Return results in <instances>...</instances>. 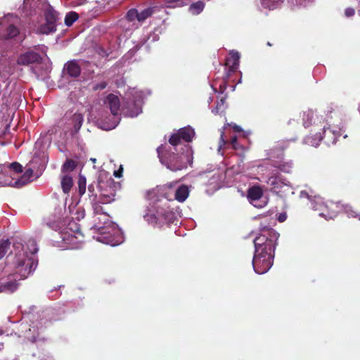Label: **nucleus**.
I'll return each mask as SVG.
<instances>
[{
  "instance_id": "nucleus-1",
  "label": "nucleus",
  "mask_w": 360,
  "mask_h": 360,
  "mask_svg": "<svg viewBox=\"0 0 360 360\" xmlns=\"http://www.w3.org/2000/svg\"><path fill=\"white\" fill-rule=\"evenodd\" d=\"M37 252L34 239L26 242L19 238L14 239L13 250L7 257L8 268L11 273L0 278V292H13L18 287V281L27 278L35 271L38 264Z\"/></svg>"
},
{
  "instance_id": "nucleus-2",
  "label": "nucleus",
  "mask_w": 360,
  "mask_h": 360,
  "mask_svg": "<svg viewBox=\"0 0 360 360\" xmlns=\"http://www.w3.org/2000/svg\"><path fill=\"white\" fill-rule=\"evenodd\" d=\"M189 193L188 186L178 185L176 182L158 186L148 191V198L150 202L145 210L143 219L153 225L173 222L176 219V214L170 208L169 202L174 200L184 202L188 198Z\"/></svg>"
},
{
  "instance_id": "nucleus-3",
  "label": "nucleus",
  "mask_w": 360,
  "mask_h": 360,
  "mask_svg": "<svg viewBox=\"0 0 360 360\" xmlns=\"http://www.w3.org/2000/svg\"><path fill=\"white\" fill-rule=\"evenodd\" d=\"M279 236L280 234L270 226L260 225L259 233L253 240L252 266L256 274H264L272 266Z\"/></svg>"
},
{
  "instance_id": "nucleus-4",
  "label": "nucleus",
  "mask_w": 360,
  "mask_h": 360,
  "mask_svg": "<svg viewBox=\"0 0 360 360\" xmlns=\"http://www.w3.org/2000/svg\"><path fill=\"white\" fill-rule=\"evenodd\" d=\"M320 128L322 133L319 132L314 136L305 137L304 143L314 147H317L323 139L328 146L335 143L342 130L340 112L335 109L328 111L326 115V122L321 124Z\"/></svg>"
},
{
  "instance_id": "nucleus-5",
  "label": "nucleus",
  "mask_w": 360,
  "mask_h": 360,
  "mask_svg": "<svg viewBox=\"0 0 360 360\" xmlns=\"http://www.w3.org/2000/svg\"><path fill=\"white\" fill-rule=\"evenodd\" d=\"M94 221L92 229L97 231V235L94 236L95 240L111 246L123 243L124 236L121 229L110 220L106 212L94 216Z\"/></svg>"
},
{
  "instance_id": "nucleus-6",
  "label": "nucleus",
  "mask_w": 360,
  "mask_h": 360,
  "mask_svg": "<svg viewBox=\"0 0 360 360\" xmlns=\"http://www.w3.org/2000/svg\"><path fill=\"white\" fill-rule=\"evenodd\" d=\"M47 311H37L28 313L23 317V322L20 325V336L31 342L44 341L41 335L49 321L46 318Z\"/></svg>"
},
{
  "instance_id": "nucleus-7",
  "label": "nucleus",
  "mask_w": 360,
  "mask_h": 360,
  "mask_svg": "<svg viewBox=\"0 0 360 360\" xmlns=\"http://www.w3.org/2000/svg\"><path fill=\"white\" fill-rule=\"evenodd\" d=\"M167 146H160L157 148V153L162 164L171 171L176 172L187 167L193 162V150L188 145H184L183 152L179 155L173 151L174 148H167Z\"/></svg>"
},
{
  "instance_id": "nucleus-8",
  "label": "nucleus",
  "mask_w": 360,
  "mask_h": 360,
  "mask_svg": "<svg viewBox=\"0 0 360 360\" xmlns=\"http://www.w3.org/2000/svg\"><path fill=\"white\" fill-rule=\"evenodd\" d=\"M51 227L59 231L63 247L65 249H77L84 241V236L80 231L79 225L74 220L66 219L61 224L53 223Z\"/></svg>"
},
{
  "instance_id": "nucleus-9",
  "label": "nucleus",
  "mask_w": 360,
  "mask_h": 360,
  "mask_svg": "<svg viewBox=\"0 0 360 360\" xmlns=\"http://www.w3.org/2000/svg\"><path fill=\"white\" fill-rule=\"evenodd\" d=\"M315 204H320L323 208L318 207L316 205L313 206L314 210L319 211V216L326 219H332L335 217L340 211H344L349 217H358V214L352 207L349 205H342L340 202H325L322 198H316L314 200Z\"/></svg>"
},
{
  "instance_id": "nucleus-10",
  "label": "nucleus",
  "mask_w": 360,
  "mask_h": 360,
  "mask_svg": "<svg viewBox=\"0 0 360 360\" xmlns=\"http://www.w3.org/2000/svg\"><path fill=\"white\" fill-rule=\"evenodd\" d=\"M104 104L109 108L111 115L106 117H101L96 121L97 126L103 130H111L115 129L120 121L119 115L120 111V100L119 98L114 94H109L104 101Z\"/></svg>"
},
{
  "instance_id": "nucleus-11",
  "label": "nucleus",
  "mask_w": 360,
  "mask_h": 360,
  "mask_svg": "<svg viewBox=\"0 0 360 360\" xmlns=\"http://www.w3.org/2000/svg\"><path fill=\"white\" fill-rule=\"evenodd\" d=\"M150 94L135 89H129L125 95L122 113L125 117H134L142 112L143 98Z\"/></svg>"
},
{
  "instance_id": "nucleus-12",
  "label": "nucleus",
  "mask_w": 360,
  "mask_h": 360,
  "mask_svg": "<svg viewBox=\"0 0 360 360\" xmlns=\"http://www.w3.org/2000/svg\"><path fill=\"white\" fill-rule=\"evenodd\" d=\"M0 26L5 29L3 37L5 39H18L22 41L25 35L21 32L22 21L17 15L8 13L0 18Z\"/></svg>"
},
{
  "instance_id": "nucleus-13",
  "label": "nucleus",
  "mask_w": 360,
  "mask_h": 360,
  "mask_svg": "<svg viewBox=\"0 0 360 360\" xmlns=\"http://www.w3.org/2000/svg\"><path fill=\"white\" fill-rule=\"evenodd\" d=\"M266 184L271 186L274 192L280 194L281 196H285L292 191V187L290 183L285 178H283L279 174H272L266 180Z\"/></svg>"
},
{
  "instance_id": "nucleus-14",
  "label": "nucleus",
  "mask_w": 360,
  "mask_h": 360,
  "mask_svg": "<svg viewBox=\"0 0 360 360\" xmlns=\"http://www.w3.org/2000/svg\"><path fill=\"white\" fill-rule=\"evenodd\" d=\"M45 22L35 25L37 33L49 34L56 31L58 13L54 8H49L44 14Z\"/></svg>"
},
{
  "instance_id": "nucleus-15",
  "label": "nucleus",
  "mask_w": 360,
  "mask_h": 360,
  "mask_svg": "<svg viewBox=\"0 0 360 360\" xmlns=\"http://www.w3.org/2000/svg\"><path fill=\"white\" fill-rule=\"evenodd\" d=\"M154 12L153 8L148 7L141 11H139L136 8H131L128 11L126 14L125 20L128 23H131L133 29H136L148 18H150Z\"/></svg>"
},
{
  "instance_id": "nucleus-16",
  "label": "nucleus",
  "mask_w": 360,
  "mask_h": 360,
  "mask_svg": "<svg viewBox=\"0 0 360 360\" xmlns=\"http://www.w3.org/2000/svg\"><path fill=\"white\" fill-rule=\"evenodd\" d=\"M98 186L100 190L101 202L103 204L110 203L114 201L115 196V182L110 178L106 182L98 180Z\"/></svg>"
},
{
  "instance_id": "nucleus-17",
  "label": "nucleus",
  "mask_w": 360,
  "mask_h": 360,
  "mask_svg": "<svg viewBox=\"0 0 360 360\" xmlns=\"http://www.w3.org/2000/svg\"><path fill=\"white\" fill-rule=\"evenodd\" d=\"M195 136L194 129L191 126L181 128L176 133L173 134L169 139V143L174 147V150L176 151V146L180 144L181 140L186 142H191Z\"/></svg>"
},
{
  "instance_id": "nucleus-18",
  "label": "nucleus",
  "mask_w": 360,
  "mask_h": 360,
  "mask_svg": "<svg viewBox=\"0 0 360 360\" xmlns=\"http://www.w3.org/2000/svg\"><path fill=\"white\" fill-rule=\"evenodd\" d=\"M22 8L30 15H32V13L38 14L41 12L44 14L49 8H53L49 4L48 0H24Z\"/></svg>"
},
{
  "instance_id": "nucleus-19",
  "label": "nucleus",
  "mask_w": 360,
  "mask_h": 360,
  "mask_svg": "<svg viewBox=\"0 0 360 360\" xmlns=\"http://www.w3.org/2000/svg\"><path fill=\"white\" fill-rule=\"evenodd\" d=\"M65 127L70 131L72 136L77 134L83 122L84 115L82 113L75 112L72 114L71 112H67L65 115Z\"/></svg>"
},
{
  "instance_id": "nucleus-20",
  "label": "nucleus",
  "mask_w": 360,
  "mask_h": 360,
  "mask_svg": "<svg viewBox=\"0 0 360 360\" xmlns=\"http://www.w3.org/2000/svg\"><path fill=\"white\" fill-rule=\"evenodd\" d=\"M248 198L250 202L255 207L262 208L266 205V200L263 197V191L259 186H253L249 188Z\"/></svg>"
},
{
  "instance_id": "nucleus-21",
  "label": "nucleus",
  "mask_w": 360,
  "mask_h": 360,
  "mask_svg": "<svg viewBox=\"0 0 360 360\" xmlns=\"http://www.w3.org/2000/svg\"><path fill=\"white\" fill-rule=\"evenodd\" d=\"M302 121L305 128L311 126L316 130V128L320 127L326 122V118L323 120L322 117L318 115L316 112L309 110L303 112Z\"/></svg>"
},
{
  "instance_id": "nucleus-22",
  "label": "nucleus",
  "mask_w": 360,
  "mask_h": 360,
  "mask_svg": "<svg viewBox=\"0 0 360 360\" xmlns=\"http://www.w3.org/2000/svg\"><path fill=\"white\" fill-rule=\"evenodd\" d=\"M1 174H4L6 178L12 179L14 176L22 172V166L18 162H14L11 164H0Z\"/></svg>"
},
{
  "instance_id": "nucleus-23",
  "label": "nucleus",
  "mask_w": 360,
  "mask_h": 360,
  "mask_svg": "<svg viewBox=\"0 0 360 360\" xmlns=\"http://www.w3.org/2000/svg\"><path fill=\"white\" fill-rule=\"evenodd\" d=\"M41 57L37 53L30 51L21 54L18 57L17 63L19 65H28L31 63H39Z\"/></svg>"
},
{
  "instance_id": "nucleus-24",
  "label": "nucleus",
  "mask_w": 360,
  "mask_h": 360,
  "mask_svg": "<svg viewBox=\"0 0 360 360\" xmlns=\"http://www.w3.org/2000/svg\"><path fill=\"white\" fill-rule=\"evenodd\" d=\"M291 4L297 6H305L304 0H288ZM283 0H260L261 5L264 8L274 10L277 8Z\"/></svg>"
},
{
  "instance_id": "nucleus-25",
  "label": "nucleus",
  "mask_w": 360,
  "mask_h": 360,
  "mask_svg": "<svg viewBox=\"0 0 360 360\" xmlns=\"http://www.w3.org/2000/svg\"><path fill=\"white\" fill-rule=\"evenodd\" d=\"M33 173L34 172L31 168H27L20 178L11 179V183H13L11 186L19 188L32 181L34 179Z\"/></svg>"
},
{
  "instance_id": "nucleus-26",
  "label": "nucleus",
  "mask_w": 360,
  "mask_h": 360,
  "mask_svg": "<svg viewBox=\"0 0 360 360\" xmlns=\"http://www.w3.org/2000/svg\"><path fill=\"white\" fill-rule=\"evenodd\" d=\"M293 165L292 160H285L283 158H278L277 160H273V166L275 168L287 174L292 172Z\"/></svg>"
},
{
  "instance_id": "nucleus-27",
  "label": "nucleus",
  "mask_w": 360,
  "mask_h": 360,
  "mask_svg": "<svg viewBox=\"0 0 360 360\" xmlns=\"http://www.w3.org/2000/svg\"><path fill=\"white\" fill-rule=\"evenodd\" d=\"M37 64L31 68L32 72L35 75L38 79L44 80L51 72V68L49 65H45L42 63H37Z\"/></svg>"
},
{
  "instance_id": "nucleus-28",
  "label": "nucleus",
  "mask_w": 360,
  "mask_h": 360,
  "mask_svg": "<svg viewBox=\"0 0 360 360\" xmlns=\"http://www.w3.org/2000/svg\"><path fill=\"white\" fill-rule=\"evenodd\" d=\"M63 72L71 77H77L80 75L81 69L76 60H71L65 63Z\"/></svg>"
},
{
  "instance_id": "nucleus-29",
  "label": "nucleus",
  "mask_w": 360,
  "mask_h": 360,
  "mask_svg": "<svg viewBox=\"0 0 360 360\" xmlns=\"http://www.w3.org/2000/svg\"><path fill=\"white\" fill-rule=\"evenodd\" d=\"M226 144H229L234 150H238V149H240V148L243 149V147L238 144V143L237 141V136H231L230 141L228 142V141H225V139H224V132L222 131L221 133L220 141H219V147H218V152L219 153H220V151H221V150L222 148V146L226 145Z\"/></svg>"
},
{
  "instance_id": "nucleus-30",
  "label": "nucleus",
  "mask_w": 360,
  "mask_h": 360,
  "mask_svg": "<svg viewBox=\"0 0 360 360\" xmlns=\"http://www.w3.org/2000/svg\"><path fill=\"white\" fill-rule=\"evenodd\" d=\"M231 173L229 169L226 170L225 174H222L219 172L214 173L210 179L208 184L212 186L215 189H219L221 186V183L225 176H229Z\"/></svg>"
},
{
  "instance_id": "nucleus-31",
  "label": "nucleus",
  "mask_w": 360,
  "mask_h": 360,
  "mask_svg": "<svg viewBox=\"0 0 360 360\" xmlns=\"http://www.w3.org/2000/svg\"><path fill=\"white\" fill-rule=\"evenodd\" d=\"M90 201L94 210V216L105 212L103 211V207L101 205V204H103L101 202V198H98L96 194L90 195Z\"/></svg>"
},
{
  "instance_id": "nucleus-32",
  "label": "nucleus",
  "mask_w": 360,
  "mask_h": 360,
  "mask_svg": "<svg viewBox=\"0 0 360 360\" xmlns=\"http://www.w3.org/2000/svg\"><path fill=\"white\" fill-rule=\"evenodd\" d=\"M60 184L63 192L68 193L73 185L72 178L68 174H65L61 178Z\"/></svg>"
},
{
  "instance_id": "nucleus-33",
  "label": "nucleus",
  "mask_w": 360,
  "mask_h": 360,
  "mask_svg": "<svg viewBox=\"0 0 360 360\" xmlns=\"http://www.w3.org/2000/svg\"><path fill=\"white\" fill-rule=\"evenodd\" d=\"M77 165V162L71 159H68L63 165L61 172L63 173H69L72 172L76 168Z\"/></svg>"
},
{
  "instance_id": "nucleus-34",
  "label": "nucleus",
  "mask_w": 360,
  "mask_h": 360,
  "mask_svg": "<svg viewBox=\"0 0 360 360\" xmlns=\"http://www.w3.org/2000/svg\"><path fill=\"white\" fill-rule=\"evenodd\" d=\"M205 7V4L202 1H199L195 3L192 4L189 7V11L193 15H198L200 13Z\"/></svg>"
},
{
  "instance_id": "nucleus-35",
  "label": "nucleus",
  "mask_w": 360,
  "mask_h": 360,
  "mask_svg": "<svg viewBox=\"0 0 360 360\" xmlns=\"http://www.w3.org/2000/svg\"><path fill=\"white\" fill-rule=\"evenodd\" d=\"M79 18L76 12L71 11L66 14L65 18V24L70 27Z\"/></svg>"
},
{
  "instance_id": "nucleus-36",
  "label": "nucleus",
  "mask_w": 360,
  "mask_h": 360,
  "mask_svg": "<svg viewBox=\"0 0 360 360\" xmlns=\"http://www.w3.org/2000/svg\"><path fill=\"white\" fill-rule=\"evenodd\" d=\"M86 184L85 176L80 174L78 179L79 193L80 195H83L86 192Z\"/></svg>"
},
{
  "instance_id": "nucleus-37",
  "label": "nucleus",
  "mask_w": 360,
  "mask_h": 360,
  "mask_svg": "<svg viewBox=\"0 0 360 360\" xmlns=\"http://www.w3.org/2000/svg\"><path fill=\"white\" fill-rule=\"evenodd\" d=\"M240 60V53L236 50H231L229 52V58L226 60V64H231L232 60H234L235 64H237Z\"/></svg>"
},
{
  "instance_id": "nucleus-38",
  "label": "nucleus",
  "mask_w": 360,
  "mask_h": 360,
  "mask_svg": "<svg viewBox=\"0 0 360 360\" xmlns=\"http://www.w3.org/2000/svg\"><path fill=\"white\" fill-rule=\"evenodd\" d=\"M10 243L8 240H4L0 241V259L3 258L6 255Z\"/></svg>"
},
{
  "instance_id": "nucleus-39",
  "label": "nucleus",
  "mask_w": 360,
  "mask_h": 360,
  "mask_svg": "<svg viewBox=\"0 0 360 360\" xmlns=\"http://www.w3.org/2000/svg\"><path fill=\"white\" fill-rule=\"evenodd\" d=\"M300 197L301 198H308L309 200H310L311 201V207H313V206L315 205L314 203V200H316V198H320L319 196H315L313 200L311 199V197L310 195L308 194V193H307L306 191H302L300 193ZM316 205L319 207V208H323V207H321L320 205V204H316Z\"/></svg>"
},
{
  "instance_id": "nucleus-40",
  "label": "nucleus",
  "mask_w": 360,
  "mask_h": 360,
  "mask_svg": "<svg viewBox=\"0 0 360 360\" xmlns=\"http://www.w3.org/2000/svg\"><path fill=\"white\" fill-rule=\"evenodd\" d=\"M224 101H225V98H220V100L219 101H217L216 107L212 110V112L214 114L219 113V112L223 110L222 107L224 105Z\"/></svg>"
},
{
  "instance_id": "nucleus-41",
  "label": "nucleus",
  "mask_w": 360,
  "mask_h": 360,
  "mask_svg": "<svg viewBox=\"0 0 360 360\" xmlns=\"http://www.w3.org/2000/svg\"><path fill=\"white\" fill-rule=\"evenodd\" d=\"M355 14V11L353 8L352 7H348V8H346L345 10V17L347 18H351L352 16H354Z\"/></svg>"
},
{
  "instance_id": "nucleus-42",
  "label": "nucleus",
  "mask_w": 360,
  "mask_h": 360,
  "mask_svg": "<svg viewBox=\"0 0 360 360\" xmlns=\"http://www.w3.org/2000/svg\"><path fill=\"white\" fill-rule=\"evenodd\" d=\"M226 65L229 67L230 71L235 72L239 66V62H238L237 64H235L234 60H232L231 64Z\"/></svg>"
},
{
  "instance_id": "nucleus-43",
  "label": "nucleus",
  "mask_w": 360,
  "mask_h": 360,
  "mask_svg": "<svg viewBox=\"0 0 360 360\" xmlns=\"http://www.w3.org/2000/svg\"><path fill=\"white\" fill-rule=\"evenodd\" d=\"M287 219V214L285 212H281L278 214L277 219L279 222H284Z\"/></svg>"
},
{
  "instance_id": "nucleus-44",
  "label": "nucleus",
  "mask_w": 360,
  "mask_h": 360,
  "mask_svg": "<svg viewBox=\"0 0 360 360\" xmlns=\"http://www.w3.org/2000/svg\"><path fill=\"white\" fill-rule=\"evenodd\" d=\"M122 172H123V168H122V166L120 165L119 169L117 170H115L114 172V174L113 175L116 177V178H120L122 176Z\"/></svg>"
},
{
  "instance_id": "nucleus-45",
  "label": "nucleus",
  "mask_w": 360,
  "mask_h": 360,
  "mask_svg": "<svg viewBox=\"0 0 360 360\" xmlns=\"http://www.w3.org/2000/svg\"><path fill=\"white\" fill-rule=\"evenodd\" d=\"M229 126L233 128V131L236 132H240L243 131L242 128L236 124H229Z\"/></svg>"
},
{
  "instance_id": "nucleus-46",
  "label": "nucleus",
  "mask_w": 360,
  "mask_h": 360,
  "mask_svg": "<svg viewBox=\"0 0 360 360\" xmlns=\"http://www.w3.org/2000/svg\"><path fill=\"white\" fill-rule=\"evenodd\" d=\"M94 191H95L94 185V184L89 185L88 191H89V197H90V195L94 194Z\"/></svg>"
},
{
  "instance_id": "nucleus-47",
  "label": "nucleus",
  "mask_w": 360,
  "mask_h": 360,
  "mask_svg": "<svg viewBox=\"0 0 360 360\" xmlns=\"http://www.w3.org/2000/svg\"><path fill=\"white\" fill-rule=\"evenodd\" d=\"M150 39V37H147V38H143V39H141V41H140V43L141 44V45H143L145 43H146L147 41H148Z\"/></svg>"
},
{
  "instance_id": "nucleus-48",
  "label": "nucleus",
  "mask_w": 360,
  "mask_h": 360,
  "mask_svg": "<svg viewBox=\"0 0 360 360\" xmlns=\"http://www.w3.org/2000/svg\"><path fill=\"white\" fill-rule=\"evenodd\" d=\"M106 86V84L105 83H101L99 86H98L97 88H100V89H105Z\"/></svg>"
},
{
  "instance_id": "nucleus-49",
  "label": "nucleus",
  "mask_w": 360,
  "mask_h": 360,
  "mask_svg": "<svg viewBox=\"0 0 360 360\" xmlns=\"http://www.w3.org/2000/svg\"><path fill=\"white\" fill-rule=\"evenodd\" d=\"M4 349V343L0 342V351H1Z\"/></svg>"
},
{
  "instance_id": "nucleus-50",
  "label": "nucleus",
  "mask_w": 360,
  "mask_h": 360,
  "mask_svg": "<svg viewBox=\"0 0 360 360\" xmlns=\"http://www.w3.org/2000/svg\"><path fill=\"white\" fill-rule=\"evenodd\" d=\"M220 89H221V92H222V91H224L225 90V87H224V86H222V85L221 84V85H220Z\"/></svg>"
},
{
  "instance_id": "nucleus-51",
  "label": "nucleus",
  "mask_w": 360,
  "mask_h": 360,
  "mask_svg": "<svg viewBox=\"0 0 360 360\" xmlns=\"http://www.w3.org/2000/svg\"><path fill=\"white\" fill-rule=\"evenodd\" d=\"M156 40H157V37H156V36H155V37H153V39H152V41H156Z\"/></svg>"
},
{
  "instance_id": "nucleus-52",
  "label": "nucleus",
  "mask_w": 360,
  "mask_h": 360,
  "mask_svg": "<svg viewBox=\"0 0 360 360\" xmlns=\"http://www.w3.org/2000/svg\"><path fill=\"white\" fill-rule=\"evenodd\" d=\"M249 134H250V133H249V132H247V133L244 135V136H248Z\"/></svg>"
},
{
  "instance_id": "nucleus-53",
  "label": "nucleus",
  "mask_w": 360,
  "mask_h": 360,
  "mask_svg": "<svg viewBox=\"0 0 360 360\" xmlns=\"http://www.w3.org/2000/svg\"><path fill=\"white\" fill-rule=\"evenodd\" d=\"M212 98H210V99H209V101H208V102H209V103H210V102H212Z\"/></svg>"
},
{
  "instance_id": "nucleus-54",
  "label": "nucleus",
  "mask_w": 360,
  "mask_h": 360,
  "mask_svg": "<svg viewBox=\"0 0 360 360\" xmlns=\"http://www.w3.org/2000/svg\"><path fill=\"white\" fill-rule=\"evenodd\" d=\"M212 87L213 88L214 91L216 92V91H217V89H214V88L213 87V86H212Z\"/></svg>"
},
{
  "instance_id": "nucleus-55",
  "label": "nucleus",
  "mask_w": 360,
  "mask_h": 360,
  "mask_svg": "<svg viewBox=\"0 0 360 360\" xmlns=\"http://www.w3.org/2000/svg\"><path fill=\"white\" fill-rule=\"evenodd\" d=\"M92 162H95L96 159H91Z\"/></svg>"
},
{
  "instance_id": "nucleus-56",
  "label": "nucleus",
  "mask_w": 360,
  "mask_h": 360,
  "mask_svg": "<svg viewBox=\"0 0 360 360\" xmlns=\"http://www.w3.org/2000/svg\"><path fill=\"white\" fill-rule=\"evenodd\" d=\"M359 220H360V217H359Z\"/></svg>"
}]
</instances>
